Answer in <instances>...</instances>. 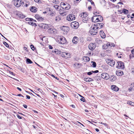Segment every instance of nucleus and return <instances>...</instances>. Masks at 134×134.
Returning <instances> with one entry per match:
<instances>
[{
  "mask_svg": "<svg viewBox=\"0 0 134 134\" xmlns=\"http://www.w3.org/2000/svg\"><path fill=\"white\" fill-rule=\"evenodd\" d=\"M94 25L96 26V29H100L103 28L104 24L102 23H98L94 24Z\"/></svg>",
  "mask_w": 134,
  "mask_h": 134,
  "instance_id": "nucleus-9",
  "label": "nucleus"
},
{
  "mask_svg": "<svg viewBox=\"0 0 134 134\" xmlns=\"http://www.w3.org/2000/svg\"><path fill=\"white\" fill-rule=\"evenodd\" d=\"M84 80L86 82H91L93 81V79L90 78H84Z\"/></svg>",
  "mask_w": 134,
  "mask_h": 134,
  "instance_id": "nucleus-24",
  "label": "nucleus"
},
{
  "mask_svg": "<svg viewBox=\"0 0 134 134\" xmlns=\"http://www.w3.org/2000/svg\"><path fill=\"white\" fill-rule=\"evenodd\" d=\"M17 88L19 91H21V89L20 88H19V87H17Z\"/></svg>",
  "mask_w": 134,
  "mask_h": 134,
  "instance_id": "nucleus-59",
  "label": "nucleus"
},
{
  "mask_svg": "<svg viewBox=\"0 0 134 134\" xmlns=\"http://www.w3.org/2000/svg\"><path fill=\"white\" fill-rule=\"evenodd\" d=\"M39 26L44 29H47L48 27V25L46 24H41L39 25Z\"/></svg>",
  "mask_w": 134,
  "mask_h": 134,
  "instance_id": "nucleus-20",
  "label": "nucleus"
},
{
  "mask_svg": "<svg viewBox=\"0 0 134 134\" xmlns=\"http://www.w3.org/2000/svg\"><path fill=\"white\" fill-rule=\"evenodd\" d=\"M103 125H104L105 126H107L108 124L106 123H104V124H103Z\"/></svg>",
  "mask_w": 134,
  "mask_h": 134,
  "instance_id": "nucleus-63",
  "label": "nucleus"
},
{
  "mask_svg": "<svg viewBox=\"0 0 134 134\" xmlns=\"http://www.w3.org/2000/svg\"><path fill=\"white\" fill-rule=\"evenodd\" d=\"M91 2L92 5H95L94 2L92 1V2Z\"/></svg>",
  "mask_w": 134,
  "mask_h": 134,
  "instance_id": "nucleus-58",
  "label": "nucleus"
},
{
  "mask_svg": "<svg viewBox=\"0 0 134 134\" xmlns=\"http://www.w3.org/2000/svg\"><path fill=\"white\" fill-rule=\"evenodd\" d=\"M28 19H29L31 21H34V22L36 21L35 20H34V19H33L32 18H29Z\"/></svg>",
  "mask_w": 134,
  "mask_h": 134,
  "instance_id": "nucleus-47",
  "label": "nucleus"
},
{
  "mask_svg": "<svg viewBox=\"0 0 134 134\" xmlns=\"http://www.w3.org/2000/svg\"><path fill=\"white\" fill-rule=\"evenodd\" d=\"M131 52L132 54H134V49L131 51Z\"/></svg>",
  "mask_w": 134,
  "mask_h": 134,
  "instance_id": "nucleus-60",
  "label": "nucleus"
},
{
  "mask_svg": "<svg viewBox=\"0 0 134 134\" xmlns=\"http://www.w3.org/2000/svg\"><path fill=\"white\" fill-rule=\"evenodd\" d=\"M101 77L106 80L108 79L109 78V76L108 74L106 73H103L101 74Z\"/></svg>",
  "mask_w": 134,
  "mask_h": 134,
  "instance_id": "nucleus-8",
  "label": "nucleus"
},
{
  "mask_svg": "<svg viewBox=\"0 0 134 134\" xmlns=\"http://www.w3.org/2000/svg\"><path fill=\"white\" fill-rule=\"evenodd\" d=\"M17 116L18 117V118L20 119H21L22 118V117L20 116L19 115L17 114Z\"/></svg>",
  "mask_w": 134,
  "mask_h": 134,
  "instance_id": "nucleus-52",
  "label": "nucleus"
},
{
  "mask_svg": "<svg viewBox=\"0 0 134 134\" xmlns=\"http://www.w3.org/2000/svg\"><path fill=\"white\" fill-rule=\"evenodd\" d=\"M97 12H93L94 14L95 15H97Z\"/></svg>",
  "mask_w": 134,
  "mask_h": 134,
  "instance_id": "nucleus-62",
  "label": "nucleus"
},
{
  "mask_svg": "<svg viewBox=\"0 0 134 134\" xmlns=\"http://www.w3.org/2000/svg\"><path fill=\"white\" fill-rule=\"evenodd\" d=\"M108 47V46L106 44H104L102 46V48L103 49H106Z\"/></svg>",
  "mask_w": 134,
  "mask_h": 134,
  "instance_id": "nucleus-35",
  "label": "nucleus"
},
{
  "mask_svg": "<svg viewBox=\"0 0 134 134\" xmlns=\"http://www.w3.org/2000/svg\"><path fill=\"white\" fill-rule=\"evenodd\" d=\"M96 26H95V27H91V29L90 30H94L97 29H96Z\"/></svg>",
  "mask_w": 134,
  "mask_h": 134,
  "instance_id": "nucleus-49",
  "label": "nucleus"
},
{
  "mask_svg": "<svg viewBox=\"0 0 134 134\" xmlns=\"http://www.w3.org/2000/svg\"><path fill=\"white\" fill-rule=\"evenodd\" d=\"M82 18V21L84 23H87L90 19L88 15L86 13L83 12L80 14L79 15Z\"/></svg>",
  "mask_w": 134,
  "mask_h": 134,
  "instance_id": "nucleus-2",
  "label": "nucleus"
},
{
  "mask_svg": "<svg viewBox=\"0 0 134 134\" xmlns=\"http://www.w3.org/2000/svg\"><path fill=\"white\" fill-rule=\"evenodd\" d=\"M90 30V32L91 34L93 35H96L97 32V30Z\"/></svg>",
  "mask_w": 134,
  "mask_h": 134,
  "instance_id": "nucleus-21",
  "label": "nucleus"
},
{
  "mask_svg": "<svg viewBox=\"0 0 134 134\" xmlns=\"http://www.w3.org/2000/svg\"><path fill=\"white\" fill-rule=\"evenodd\" d=\"M131 19L132 20V21H134V19H133V17H132V16H131Z\"/></svg>",
  "mask_w": 134,
  "mask_h": 134,
  "instance_id": "nucleus-64",
  "label": "nucleus"
},
{
  "mask_svg": "<svg viewBox=\"0 0 134 134\" xmlns=\"http://www.w3.org/2000/svg\"><path fill=\"white\" fill-rule=\"evenodd\" d=\"M51 9L50 8H47L46 9L47 13H48V14H49L51 13L52 11V10H51Z\"/></svg>",
  "mask_w": 134,
  "mask_h": 134,
  "instance_id": "nucleus-27",
  "label": "nucleus"
},
{
  "mask_svg": "<svg viewBox=\"0 0 134 134\" xmlns=\"http://www.w3.org/2000/svg\"><path fill=\"white\" fill-rule=\"evenodd\" d=\"M58 51V50H57V51H54L55 53L56 54H60L61 53V51Z\"/></svg>",
  "mask_w": 134,
  "mask_h": 134,
  "instance_id": "nucleus-39",
  "label": "nucleus"
},
{
  "mask_svg": "<svg viewBox=\"0 0 134 134\" xmlns=\"http://www.w3.org/2000/svg\"><path fill=\"white\" fill-rule=\"evenodd\" d=\"M97 17V15H95L93 17H92V21L94 23L96 22V21H95V20H96V18Z\"/></svg>",
  "mask_w": 134,
  "mask_h": 134,
  "instance_id": "nucleus-31",
  "label": "nucleus"
},
{
  "mask_svg": "<svg viewBox=\"0 0 134 134\" xmlns=\"http://www.w3.org/2000/svg\"><path fill=\"white\" fill-rule=\"evenodd\" d=\"M97 16V17H96V20H95V21H96V23L99 21H102L103 20V19L102 16L100 15Z\"/></svg>",
  "mask_w": 134,
  "mask_h": 134,
  "instance_id": "nucleus-11",
  "label": "nucleus"
},
{
  "mask_svg": "<svg viewBox=\"0 0 134 134\" xmlns=\"http://www.w3.org/2000/svg\"><path fill=\"white\" fill-rule=\"evenodd\" d=\"M57 41L58 43L62 44H65L67 43L66 38L63 36H58Z\"/></svg>",
  "mask_w": 134,
  "mask_h": 134,
  "instance_id": "nucleus-3",
  "label": "nucleus"
},
{
  "mask_svg": "<svg viewBox=\"0 0 134 134\" xmlns=\"http://www.w3.org/2000/svg\"><path fill=\"white\" fill-rule=\"evenodd\" d=\"M30 47L31 49L33 50H34L35 49V47L32 44H31L30 45Z\"/></svg>",
  "mask_w": 134,
  "mask_h": 134,
  "instance_id": "nucleus-43",
  "label": "nucleus"
},
{
  "mask_svg": "<svg viewBox=\"0 0 134 134\" xmlns=\"http://www.w3.org/2000/svg\"><path fill=\"white\" fill-rule=\"evenodd\" d=\"M60 7L63 9V12L60 13L62 15V14L64 13V9L67 10L69 9L71 7L70 5L67 3H64L63 2H62L60 4Z\"/></svg>",
  "mask_w": 134,
  "mask_h": 134,
  "instance_id": "nucleus-1",
  "label": "nucleus"
},
{
  "mask_svg": "<svg viewBox=\"0 0 134 134\" xmlns=\"http://www.w3.org/2000/svg\"><path fill=\"white\" fill-rule=\"evenodd\" d=\"M95 130L97 132H98L99 131V129L97 128Z\"/></svg>",
  "mask_w": 134,
  "mask_h": 134,
  "instance_id": "nucleus-61",
  "label": "nucleus"
},
{
  "mask_svg": "<svg viewBox=\"0 0 134 134\" xmlns=\"http://www.w3.org/2000/svg\"><path fill=\"white\" fill-rule=\"evenodd\" d=\"M23 107L25 108H27V106L25 104H23Z\"/></svg>",
  "mask_w": 134,
  "mask_h": 134,
  "instance_id": "nucleus-55",
  "label": "nucleus"
},
{
  "mask_svg": "<svg viewBox=\"0 0 134 134\" xmlns=\"http://www.w3.org/2000/svg\"><path fill=\"white\" fill-rule=\"evenodd\" d=\"M75 19V16L73 14H69L66 17V19L69 21L74 20Z\"/></svg>",
  "mask_w": 134,
  "mask_h": 134,
  "instance_id": "nucleus-5",
  "label": "nucleus"
},
{
  "mask_svg": "<svg viewBox=\"0 0 134 134\" xmlns=\"http://www.w3.org/2000/svg\"><path fill=\"white\" fill-rule=\"evenodd\" d=\"M35 17L37 20L42 21L43 20V19L42 17L40 16L38 14H36L35 15Z\"/></svg>",
  "mask_w": 134,
  "mask_h": 134,
  "instance_id": "nucleus-13",
  "label": "nucleus"
},
{
  "mask_svg": "<svg viewBox=\"0 0 134 134\" xmlns=\"http://www.w3.org/2000/svg\"><path fill=\"white\" fill-rule=\"evenodd\" d=\"M127 103L129 104L130 105L132 106H134V103L131 101H129L127 102Z\"/></svg>",
  "mask_w": 134,
  "mask_h": 134,
  "instance_id": "nucleus-32",
  "label": "nucleus"
},
{
  "mask_svg": "<svg viewBox=\"0 0 134 134\" xmlns=\"http://www.w3.org/2000/svg\"><path fill=\"white\" fill-rule=\"evenodd\" d=\"M96 47L95 43H91L88 46V48L90 50H93Z\"/></svg>",
  "mask_w": 134,
  "mask_h": 134,
  "instance_id": "nucleus-10",
  "label": "nucleus"
},
{
  "mask_svg": "<svg viewBox=\"0 0 134 134\" xmlns=\"http://www.w3.org/2000/svg\"><path fill=\"white\" fill-rule=\"evenodd\" d=\"M16 15L21 18H23L25 17L24 15H23L21 13L19 12H18L16 14Z\"/></svg>",
  "mask_w": 134,
  "mask_h": 134,
  "instance_id": "nucleus-15",
  "label": "nucleus"
},
{
  "mask_svg": "<svg viewBox=\"0 0 134 134\" xmlns=\"http://www.w3.org/2000/svg\"><path fill=\"white\" fill-rule=\"evenodd\" d=\"M26 96L27 98V99H30V97L28 95H26Z\"/></svg>",
  "mask_w": 134,
  "mask_h": 134,
  "instance_id": "nucleus-53",
  "label": "nucleus"
},
{
  "mask_svg": "<svg viewBox=\"0 0 134 134\" xmlns=\"http://www.w3.org/2000/svg\"><path fill=\"white\" fill-rule=\"evenodd\" d=\"M100 32H101V33H102V32H103V34L101 35V37L102 38H104L105 37V33L103 32V31H100Z\"/></svg>",
  "mask_w": 134,
  "mask_h": 134,
  "instance_id": "nucleus-34",
  "label": "nucleus"
},
{
  "mask_svg": "<svg viewBox=\"0 0 134 134\" xmlns=\"http://www.w3.org/2000/svg\"><path fill=\"white\" fill-rule=\"evenodd\" d=\"M54 7L56 9L58 10H59L60 6L57 5L55 4L54 5Z\"/></svg>",
  "mask_w": 134,
  "mask_h": 134,
  "instance_id": "nucleus-33",
  "label": "nucleus"
},
{
  "mask_svg": "<svg viewBox=\"0 0 134 134\" xmlns=\"http://www.w3.org/2000/svg\"><path fill=\"white\" fill-rule=\"evenodd\" d=\"M72 25H73L74 28L77 29L79 27V24L76 22H73L72 23Z\"/></svg>",
  "mask_w": 134,
  "mask_h": 134,
  "instance_id": "nucleus-17",
  "label": "nucleus"
},
{
  "mask_svg": "<svg viewBox=\"0 0 134 134\" xmlns=\"http://www.w3.org/2000/svg\"><path fill=\"white\" fill-rule=\"evenodd\" d=\"M108 47H110L112 46H114V44L112 43L108 42L107 44Z\"/></svg>",
  "mask_w": 134,
  "mask_h": 134,
  "instance_id": "nucleus-26",
  "label": "nucleus"
},
{
  "mask_svg": "<svg viewBox=\"0 0 134 134\" xmlns=\"http://www.w3.org/2000/svg\"><path fill=\"white\" fill-rule=\"evenodd\" d=\"M3 43L6 47L9 48V45L6 42L4 41L3 42Z\"/></svg>",
  "mask_w": 134,
  "mask_h": 134,
  "instance_id": "nucleus-37",
  "label": "nucleus"
},
{
  "mask_svg": "<svg viewBox=\"0 0 134 134\" xmlns=\"http://www.w3.org/2000/svg\"><path fill=\"white\" fill-rule=\"evenodd\" d=\"M131 86L129 89V91L134 90V83L131 84Z\"/></svg>",
  "mask_w": 134,
  "mask_h": 134,
  "instance_id": "nucleus-25",
  "label": "nucleus"
},
{
  "mask_svg": "<svg viewBox=\"0 0 134 134\" xmlns=\"http://www.w3.org/2000/svg\"><path fill=\"white\" fill-rule=\"evenodd\" d=\"M52 76L54 77V78H55L57 80H59V79L57 77H55V76L53 75H51Z\"/></svg>",
  "mask_w": 134,
  "mask_h": 134,
  "instance_id": "nucleus-48",
  "label": "nucleus"
},
{
  "mask_svg": "<svg viewBox=\"0 0 134 134\" xmlns=\"http://www.w3.org/2000/svg\"><path fill=\"white\" fill-rule=\"evenodd\" d=\"M21 71L23 72H24V69L23 68H21Z\"/></svg>",
  "mask_w": 134,
  "mask_h": 134,
  "instance_id": "nucleus-57",
  "label": "nucleus"
},
{
  "mask_svg": "<svg viewBox=\"0 0 134 134\" xmlns=\"http://www.w3.org/2000/svg\"><path fill=\"white\" fill-rule=\"evenodd\" d=\"M80 100L83 102H85V98L83 97H82V98L80 99Z\"/></svg>",
  "mask_w": 134,
  "mask_h": 134,
  "instance_id": "nucleus-42",
  "label": "nucleus"
},
{
  "mask_svg": "<svg viewBox=\"0 0 134 134\" xmlns=\"http://www.w3.org/2000/svg\"><path fill=\"white\" fill-rule=\"evenodd\" d=\"M22 3L23 4L24 2H22V0H16L14 1V5L16 7H20Z\"/></svg>",
  "mask_w": 134,
  "mask_h": 134,
  "instance_id": "nucleus-4",
  "label": "nucleus"
},
{
  "mask_svg": "<svg viewBox=\"0 0 134 134\" xmlns=\"http://www.w3.org/2000/svg\"><path fill=\"white\" fill-rule=\"evenodd\" d=\"M25 3H26V4L24 5V6H25L26 7H27L30 5V3L29 2H26Z\"/></svg>",
  "mask_w": 134,
  "mask_h": 134,
  "instance_id": "nucleus-38",
  "label": "nucleus"
},
{
  "mask_svg": "<svg viewBox=\"0 0 134 134\" xmlns=\"http://www.w3.org/2000/svg\"><path fill=\"white\" fill-rule=\"evenodd\" d=\"M92 63V65H93V68H95L96 67V64L95 62L92 61L91 62Z\"/></svg>",
  "mask_w": 134,
  "mask_h": 134,
  "instance_id": "nucleus-36",
  "label": "nucleus"
},
{
  "mask_svg": "<svg viewBox=\"0 0 134 134\" xmlns=\"http://www.w3.org/2000/svg\"><path fill=\"white\" fill-rule=\"evenodd\" d=\"M88 10H91V9L92 7L91 6H90L88 7Z\"/></svg>",
  "mask_w": 134,
  "mask_h": 134,
  "instance_id": "nucleus-56",
  "label": "nucleus"
},
{
  "mask_svg": "<svg viewBox=\"0 0 134 134\" xmlns=\"http://www.w3.org/2000/svg\"><path fill=\"white\" fill-rule=\"evenodd\" d=\"M70 54L69 53L66 52L62 53L61 54V56L63 57H65V58H68L69 57Z\"/></svg>",
  "mask_w": 134,
  "mask_h": 134,
  "instance_id": "nucleus-12",
  "label": "nucleus"
},
{
  "mask_svg": "<svg viewBox=\"0 0 134 134\" xmlns=\"http://www.w3.org/2000/svg\"><path fill=\"white\" fill-rule=\"evenodd\" d=\"M72 41L74 44L77 43L78 42V38L76 36H74L72 39Z\"/></svg>",
  "mask_w": 134,
  "mask_h": 134,
  "instance_id": "nucleus-18",
  "label": "nucleus"
},
{
  "mask_svg": "<svg viewBox=\"0 0 134 134\" xmlns=\"http://www.w3.org/2000/svg\"><path fill=\"white\" fill-rule=\"evenodd\" d=\"M29 24L30 25H32V26L34 25V23L33 22H29Z\"/></svg>",
  "mask_w": 134,
  "mask_h": 134,
  "instance_id": "nucleus-45",
  "label": "nucleus"
},
{
  "mask_svg": "<svg viewBox=\"0 0 134 134\" xmlns=\"http://www.w3.org/2000/svg\"><path fill=\"white\" fill-rule=\"evenodd\" d=\"M118 65L116 67L118 69H123L124 68V63L121 61L117 62Z\"/></svg>",
  "mask_w": 134,
  "mask_h": 134,
  "instance_id": "nucleus-7",
  "label": "nucleus"
},
{
  "mask_svg": "<svg viewBox=\"0 0 134 134\" xmlns=\"http://www.w3.org/2000/svg\"><path fill=\"white\" fill-rule=\"evenodd\" d=\"M92 73H97L99 71L98 70H96L94 71H92Z\"/></svg>",
  "mask_w": 134,
  "mask_h": 134,
  "instance_id": "nucleus-50",
  "label": "nucleus"
},
{
  "mask_svg": "<svg viewBox=\"0 0 134 134\" xmlns=\"http://www.w3.org/2000/svg\"><path fill=\"white\" fill-rule=\"evenodd\" d=\"M26 62L27 64H31L33 62L32 61L29 59L27 58L26 60Z\"/></svg>",
  "mask_w": 134,
  "mask_h": 134,
  "instance_id": "nucleus-28",
  "label": "nucleus"
},
{
  "mask_svg": "<svg viewBox=\"0 0 134 134\" xmlns=\"http://www.w3.org/2000/svg\"><path fill=\"white\" fill-rule=\"evenodd\" d=\"M122 12L124 14H127L128 13V11L127 10L125 9H124L122 10Z\"/></svg>",
  "mask_w": 134,
  "mask_h": 134,
  "instance_id": "nucleus-29",
  "label": "nucleus"
},
{
  "mask_svg": "<svg viewBox=\"0 0 134 134\" xmlns=\"http://www.w3.org/2000/svg\"><path fill=\"white\" fill-rule=\"evenodd\" d=\"M93 78L95 79L96 80H98V79H99V77L97 76H94Z\"/></svg>",
  "mask_w": 134,
  "mask_h": 134,
  "instance_id": "nucleus-44",
  "label": "nucleus"
},
{
  "mask_svg": "<svg viewBox=\"0 0 134 134\" xmlns=\"http://www.w3.org/2000/svg\"><path fill=\"white\" fill-rule=\"evenodd\" d=\"M69 27H68L63 26L62 28V30L65 32H67L69 30Z\"/></svg>",
  "mask_w": 134,
  "mask_h": 134,
  "instance_id": "nucleus-19",
  "label": "nucleus"
},
{
  "mask_svg": "<svg viewBox=\"0 0 134 134\" xmlns=\"http://www.w3.org/2000/svg\"><path fill=\"white\" fill-rule=\"evenodd\" d=\"M55 29H54L53 28H50L48 29V32L51 34H54V31Z\"/></svg>",
  "mask_w": 134,
  "mask_h": 134,
  "instance_id": "nucleus-22",
  "label": "nucleus"
},
{
  "mask_svg": "<svg viewBox=\"0 0 134 134\" xmlns=\"http://www.w3.org/2000/svg\"><path fill=\"white\" fill-rule=\"evenodd\" d=\"M60 20V18L58 16H56L55 17V20L57 21Z\"/></svg>",
  "mask_w": 134,
  "mask_h": 134,
  "instance_id": "nucleus-41",
  "label": "nucleus"
},
{
  "mask_svg": "<svg viewBox=\"0 0 134 134\" xmlns=\"http://www.w3.org/2000/svg\"><path fill=\"white\" fill-rule=\"evenodd\" d=\"M49 14L51 16H54L55 15V14L52 11Z\"/></svg>",
  "mask_w": 134,
  "mask_h": 134,
  "instance_id": "nucleus-40",
  "label": "nucleus"
},
{
  "mask_svg": "<svg viewBox=\"0 0 134 134\" xmlns=\"http://www.w3.org/2000/svg\"><path fill=\"white\" fill-rule=\"evenodd\" d=\"M107 63L111 66H113L115 64V61L112 59H108L106 60Z\"/></svg>",
  "mask_w": 134,
  "mask_h": 134,
  "instance_id": "nucleus-6",
  "label": "nucleus"
},
{
  "mask_svg": "<svg viewBox=\"0 0 134 134\" xmlns=\"http://www.w3.org/2000/svg\"><path fill=\"white\" fill-rule=\"evenodd\" d=\"M116 74L117 76H120L124 74V73L122 70H118L116 71Z\"/></svg>",
  "mask_w": 134,
  "mask_h": 134,
  "instance_id": "nucleus-16",
  "label": "nucleus"
},
{
  "mask_svg": "<svg viewBox=\"0 0 134 134\" xmlns=\"http://www.w3.org/2000/svg\"><path fill=\"white\" fill-rule=\"evenodd\" d=\"M49 48L50 49H52L53 48L52 46H51V45H49Z\"/></svg>",
  "mask_w": 134,
  "mask_h": 134,
  "instance_id": "nucleus-54",
  "label": "nucleus"
},
{
  "mask_svg": "<svg viewBox=\"0 0 134 134\" xmlns=\"http://www.w3.org/2000/svg\"><path fill=\"white\" fill-rule=\"evenodd\" d=\"M93 73L92 71L87 72V74L89 75H91Z\"/></svg>",
  "mask_w": 134,
  "mask_h": 134,
  "instance_id": "nucleus-46",
  "label": "nucleus"
},
{
  "mask_svg": "<svg viewBox=\"0 0 134 134\" xmlns=\"http://www.w3.org/2000/svg\"><path fill=\"white\" fill-rule=\"evenodd\" d=\"M83 59L86 60V62L89 61L90 60V58L87 57H83Z\"/></svg>",
  "mask_w": 134,
  "mask_h": 134,
  "instance_id": "nucleus-30",
  "label": "nucleus"
},
{
  "mask_svg": "<svg viewBox=\"0 0 134 134\" xmlns=\"http://www.w3.org/2000/svg\"><path fill=\"white\" fill-rule=\"evenodd\" d=\"M37 8L34 6H32L30 8V10L31 11L33 12H36Z\"/></svg>",
  "mask_w": 134,
  "mask_h": 134,
  "instance_id": "nucleus-23",
  "label": "nucleus"
},
{
  "mask_svg": "<svg viewBox=\"0 0 134 134\" xmlns=\"http://www.w3.org/2000/svg\"><path fill=\"white\" fill-rule=\"evenodd\" d=\"M111 89L116 92L118 91L119 90V88L116 86L112 85L111 87Z\"/></svg>",
  "mask_w": 134,
  "mask_h": 134,
  "instance_id": "nucleus-14",
  "label": "nucleus"
},
{
  "mask_svg": "<svg viewBox=\"0 0 134 134\" xmlns=\"http://www.w3.org/2000/svg\"><path fill=\"white\" fill-rule=\"evenodd\" d=\"M37 3H39L41 2L40 0H34Z\"/></svg>",
  "mask_w": 134,
  "mask_h": 134,
  "instance_id": "nucleus-51",
  "label": "nucleus"
}]
</instances>
